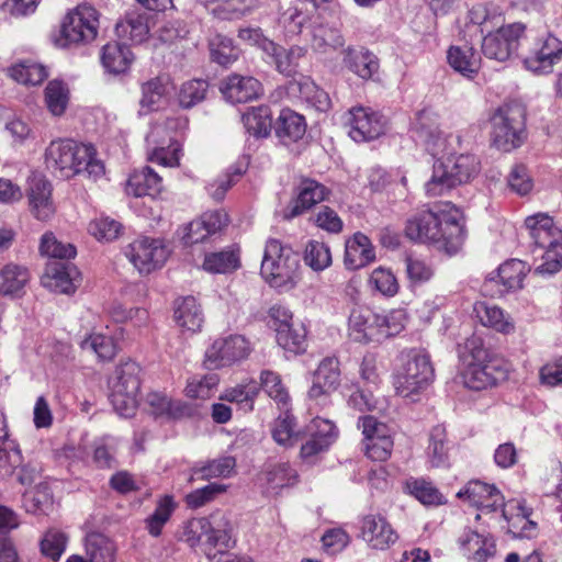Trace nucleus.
<instances>
[{
	"label": "nucleus",
	"instance_id": "1",
	"mask_svg": "<svg viewBox=\"0 0 562 562\" xmlns=\"http://www.w3.org/2000/svg\"><path fill=\"white\" fill-rule=\"evenodd\" d=\"M408 239L418 243L435 244L447 254L454 255L461 248L465 231L458 209L438 212L424 210L409 217L405 225Z\"/></svg>",
	"mask_w": 562,
	"mask_h": 562
},
{
	"label": "nucleus",
	"instance_id": "2",
	"mask_svg": "<svg viewBox=\"0 0 562 562\" xmlns=\"http://www.w3.org/2000/svg\"><path fill=\"white\" fill-rule=\"evenodd\" d=\"M45 162L48 169L58 172L64 179L83 173L97 180L105 171L103 162L97 158L93 145L68 138L50 142L45 150Z\"/></svg>",
	"mask_w": 562,
	"mask_h": 562
},
{
	"label": "nucleus",
	"instance_id": "3",
	"mask_svg": "<svg viewBox=\"0 0 562 562\" xmlns=\"http://www.w3.org/2000/svg\"><path fill=\"white\" fill-rule=\"evenodd\" d=\"M481 170L479 158L470 154L449 156L434 164L425 189L428 196H439L457 186L472 181Z\"/></svg>",
	"mask_w": 562,
	"mask_h": 562
},
{
	"label": "nucleus",
	"instance_id": "4",
	"mask_svg": "<svg viewBox=\"0 0 562 562\" xmlns=\"http://www.w3.org/2000/svg\"><path fill=\"white\" fill-rule=\"evenodd\" d=\"M99 20L100 13L93 5L79 3L63 18L56 45L66 48L93 42L98 36Z\"/></svg>",
	"mask_w": 562,
	"mask_h": 562
},
{
	"label": "nucleus",
	"instance_id": "5",
	"mask_svg": "<svg viewBox=\"0 0 562 562\" xmlns=\"http://www.w3.org/2000/svg\"><path fill=\"white\" fill-rule=\"evenodd\" d=\"M142 368L133 360L121 362L109 379L110 402L124 417L135 415L138 406Z\"/></svg>",
	"mask_w": 562,
	"mask_h": 562
},
{
	"label": "nucleus",
	"instance_id": "6",
	"mask_svg": "<svg viewBox=\"0 0 562 562\" xmlns=\"http://www.w3.org/2000/svg\"><path fill=\"white\" fill-rule=\"evenodd\" d=\"M300 260L297 254L277 238H269L260 267L261 277L273 288L294 282Z\"/></svg>",
	"mask_w": 562,
	"mask_h": 562
},
{
	"label": "nucleus",
	"instance_id": "7",
	"mask_svg": "<svg viewBox=\"0 0 562 562\" xmlns=\"http://www.w3.org/2000/svg\"><path fill=\"white\" fill-rule=\"evenodd\" d=\"M430 357L423 350L411 349L405 355L401 370L395 375L396 393L409 397L425 390L434 380Z\"/></svg>",
	"mask_w": 562,
	"mask_h": 562
},
{
	"label": "nucleus",
	"instance_id": "8",
	"mask_svg": "<svg viewBox=\"0 0 562 562\" xmlns=\"http://www.w3.org/2000/svg\"><path fill=\"white\" fill-rule=\"evenodd\" d=\"M526 111L521 103L510 101L494 112V146L510 151L525 140Z\"/></svg>",
	"mask_w": 562,
	"mask_h": 562
},
{
	"label": "nucleus",
	"instance_id": "9",
	"mask_svg": "<svg viewBox=\"0 0 562 562\" xmlns=\"http://www.w3.org/2000/svg\"><path fill=\"white\" fill-rule=\"evenodd\" d=\"M461 358L467 364L462 378L468 389L481 391L492 385V374L488 371L491 355L480 337L472 336L467 339Z\"/></svg>",
	"mask_w": 562,
	"mask_h": 562
},
{
	"label": "nucleus",
	"instance_id": "10",
	"mask_svg": "<svg viewBox=\"0 0 562 562\" xmlns=\"http://www.w3.org/2000/svg\"><path fill=\"white\" fill-rule=\"evenodd\" d=\"M169 255L170 250L162 238L142 236L125 248V256L142 274L160 269Z\"/></svg>",
	"mask_w": 562,
	"mask_h": 562
},
{
	"label": "nucleus",
	"instance_id": "11",
	"mask_svg": "<svg viewBox=\"0 0 562 562\" xmlns=\"http://www.w3.org/2000/svg\"><path fill=\"white\" fill-rule=\"evenodd\" d=\"M250 342L241 335H229L215 339L206 349L203 366L210 371L243 361L251 353Z\"/></svg>",
	"mask_w": 562,
	"mask_h": 562
},
{
	"label": "nucleus",
	"instance_id": "12",
	"mask_svg": "<svg viewBox=\"0 0 562 562\" xmlns=\"http://www.w3.org/2000/svg\"><path fill=\"white\" fill-rule=\"evenodd\" d=\"M502 507V517L507 524V531L515 537L531 539L538 533V525L530 519V510L527 509L522 502L518 499H509L504 502V496L494 486V512L496 506Z\"/></svg>",
	"mask_w": 562,
	"mask_h": 562
},
{
	"label": "nucleus",
	"instance_id": "13",
	"mask_svg": "<svg viewBox=\"0 0 562 562\" xmlns=\"http://www.w3.org/2000/svg\"><path fill=\"white\" fill-rule=\"evenodd\" d=\"M302 437L306 440L301 445L300 457L305 462H314L315 458L327 451L336 438V426L333 422L315 417L306 426Z\"/></svg>",
	"mask_w": 562,
	"mask_h": 562
},
{
	"label": "nucleus",
	"instance_id": "14",
	"mask_svg": "<svg viewBox=\"0 0 562 562\" xmlns=\"http://www.w3.org/2000/svg\"><path fill=\"white\" fill-rule=\"evenodd\" d=\"M295 198L283 211L285 220L297 217L330 195V190L315 179L304 177L295 189Z\"/></svg>",
	"mask_w": 562,
	"mask_h": 562
},
{
	"label": "nucleus",
	"instance_id": "15",
	"mask_svg": "<svg viewBox=\"0 0 562 562\" xmlns=\"http://www.w3.org/2000/svg\"><path fill=\"white\" fill-rule=\"evenodd\" d=\"M228 223L229 216L224 210L206 211L182 227L181 240L186 246L203 243Z\"/></svg>",
	"mask_w": 562,
	"mask_h": 562
},
{
	"label": "nucleus",
	"instance_id": "16",
	"mask_svg": "<svg viewBox=\"0 0 562 562\" xmlns=\"http://www.w3.org/2000/svg\"><path fill=\"white\" fill-rule=\"evenodd\" d=\"M349 136L357 143L370 142L384 133L382 115L364 106L352 108L348 113Z\"/></svg>",
	"mask_w": 562,
	"mask_h": 562
},
{
	"label": "nucleus",
	"instance_id": "17",
	"mask_svg": "<svg viewBox=\"0 0 562 562\" xmlns=\"http://www.w3.org/2000/svg\"><path fill=\"white\" fill-rule=\"evenodd\" d=\"M361 538L374 550H387L398 540V535L382 514H369L361 519Z\"/></svg>",
	"mask_w": 562,
	"mask_h": 562
},
{
	"label": "nucleus",
	"instance_id": "18",
	"mask_svg": "<svg viewBox=\"0 0 562 562\" xmlns=\"http://www.w3.org/2000/svg\"><path fill=\"white\" fill-rule=\"evenodd\" d=\"M220 91L226 101L237 104L260 98L263 94V87L252 76L233 72L221 81Z\"/></svg>",
	"mask_w": 562,
	"mask_h": 562
},
{
	"label": "nucleus",
	"instance_id": "19",
	"mask_svg": "<svg viewBox=\"0 0 562 562\" xmlns=\"http://www.w3.org/2000/svg\"><path fill=\"white\" fill-rule=\"evenodd\" d=\"M378 313L368 306H355L348 318V336L360 344L379 342Z\"/></svg>",
	"mask_w": 562,
	"mask_h": 562
},
{
	"label": "nucleus",
	"instance_id": "20",
	"mask_svg": "<svg viewBox=\"0 0 562 562\" xmlns=\"http://www.w3.org/2000/svg\"><path fill=\"white\" fill-rule=\"evenodd\" d=\"M525 226L535 245L546 251L559 246L562 241V229L558 227L552 217L544 213L528 216Z\"/></svg>",
	"mask_w": 562,
	"mask_h": 562
},
{
	"label": "nucleus",
	"instance_id": "21",
	"mask_svg": "<svg viewBox=\"0 0 562 562\" xmlns=\"http://www.w3.org/2000/svg\"><path fill=\"white\" fill-rule=\"evenodd\" d=\"M454 448L456 443L449 438L447 427L443 424L430 428L426 452L432 468L449 469Z\"/></svg>",
	"mask_w": 562,
	"mask_h": 562
},
{
	"label": "nucleus",
	"instance_id": "22",
	"mask_svg": "<svg viewBox=\"0 0 562 562\" xmlns=\"http://www.w3.org/2000/svg\"><path fill=\"white\" fill-rule=\"evenodd\" d=\"M340 362L336 357H326L318 364L313 384L308 390V396L312 400H318L322 396L330 395L340 385Z\"/></svg>",
	"mask_w": 562,
	"mask_h": 562
},
{
	"label": "nucleus",
	"instance_id": "23",
	"mask_svg": "<svg viewBox=\"0 0 562 562\" xmlns=\"http://www.w3.org/2000/svg\"><path fill=\"white\" fill-rule=\"evenodd\" d=\"M283 319L276 328V339L278 345L294 355H302L306 351V328L301 323H293L292 315L282 311Z\"/></svg>",
	"mask_w": 562,
	"mask_h": 562
},
{
	"label": "nucleus",
	"instance_id": "24",
	"mask_svg": "<svg viewBox=\"0 0 562 562\" xmlns=\"http://www.w3.org/2000/svg\"><path fill=\"white\" fill-rule=\"evenodd\" d=\"M562 57V42L553 35H548L541 46L530 56L526 57V68L536 75H546L552 71L553 65Z\"/></svg>",
	"mask_w": 562,
	"mask_h": 562
},
{
	"label": "nucleus",
	"instance_id": "25",
	"mask_svg": "<svg viewBox=\"0 0 562 562\" xmlns=\"http://www.w3.org/2000/svg\"><path fill=\"white\" fill-rule=\"evenodd\" d=\"M306 127L307 124L303 115L285 108L280 111L273 131L280 144L291 146L303 138Z\"/></svg>",
	"mask_w": 562,
	"mask_h": 562
},
{
	"label": "nucleus",
	"instance_id": "26",
	"mask_svg": "<svg viewBox=\"0 0 562 562\" xmlns=\"http://www.w3.org/2000/svg\"><path fill=\"white\" fill-rule=\"evenodd\" d=\"M413 131L432 155L438 154L445 145L443 133L439 128L438 117L428 110H422L417 113Z\"/></svg>",
	"mask_w": 562,
	"mask_h": 562
},
{
	"label": "nucleus",
	"instance_id": "27",
	"mask_svg": "<svg viewBox=\"0 0 562 562\" xmlns=\"http://www.w3.org/2000/svg\"><path fill=\"white\" fill-rule=\"evenodd\" d=\"M29 205L32 214L40 221L49 220L55 213L52 200V184L44 178H33L29 188Z\"/></svg>",
	"mask_w": 562,
	"mask_h": 562
},
{
	"label": "nucleus",
	"instance_id": "28",
	"mask_svg": "<svg viewBox=\"0 0 562 562\" xmlns=\"http://www.w3.org/2000/svg\"><path fill=\"white\" fill-rule=\"evenodd\" d=\"M374 260V247L368 236L358 232L347 240L344 265L348 270L361 269Z\"/></svg>",
	"mask_w": 562,
	"mask_h": 562
},
{
	"label": "nucleus",
	"instance_id": "29",
	"mask_svg": "<svg viewBox=\"0 0 562 562\" xmlns=\"http://www.w3.org/2000/svg\"><path fill=\"white\" fill-rule=\"evenodd\" d=\"M162 191V178L150 167L134 170L126 182V193L136 198H156Z\"/></svg>",
	"mask_w": 562,
	"mask_h": 562
},
{
	"label": "nucleus",
	"instance_id": "30",
	"mask_svg": "<svg viewBox=\"0 0 562 562\" xmlns=\"http://www.w3.org/2000/svg\"><path fill=\"white\" fill-rule=\"evenodd\" d=\"M525 33L522 23H512L494 33V60L506 61L516 55L519 41Z\"/></svg>",
	"mask_w": 562,
	"mask_h": 562
},
{
	"label": "nucleus",
	"instance_id": "31",
	"mask_svg": "<svg viewBox=\"0 0 562 562\" xmlns=\"http://www.w3.org/2000/svg\"><path fill=\"white\" fill-rule=\"evenodd\" d=\"M74 271L75 268L68 262L49 261L42 277V283L44 286L57 293H74L76 291L71 277Z\"/></svg>",
	"mask_w": 562,
	"mask_h": 562
},
{
	"label": "nucleus",
	"instance_id": "32",
	"mask_svg": "<svg viewBox=\"0 0 562 562\" xmlns=\"http://www.w3.org/2000/svg\"><path fill=\"white\" fill-rule=\"evenodd\" d=\"M449 66L461 76L474 79L481 69V57L472 47L451 45L447 50Z\"/></svg>",
	"mask_w": 562,
	"mask_h": 562
},
{
	"label": "nucleus",
	"instance_id": "33",
	"mask_svg": "<svg viewBox=\"0 0 562 562\" xmlns=\"http://www.w3.org/2000/svg\"><path fill=\"white\" fill-rule=\"evenodd\" d=\"M289 90L297 92L302 101L318 112H326L331 101L328 93L319 88L310 77H302L289 83Z\"/></svg>",
	"mask_w": 562,
	"mask_h": 562
},
{
	"label": "nucleus",
	"instance_id": "34",
	"mask_svg": "<svg viewBox=\"0 0 562 562\" xmlns=\"http://www.w3.org/2000/svg\"><path fill=\"white\" fill-rule=\"evenodd\" d=\"M236 465L235 457L221 456L193 467L191 480L228 479L236 473Z\"/></svg>",
	"mask_w": 562,
	"mask_h": 562
},
{
	"label": "nucleus",
	"instance_id": "35",
	"mask_svg": "<svg viewBox=\"0 0 562 562\" xmlns=\"http://www.w3.org/2000/svg\"><path fill=\"white\" fill-rule=\"evenodd\" d=\"M134 61V55L124 43L110 42L106 43L101 50V63L102 66L111 74H124L126 72L132 63Z\"/></svg>",
	"mask_w": 562,
	"mask_h": 562
},
{
	"label": "nucleus",
	"instance_id": "36",
	"mask_svg": "<svg viewBox=\"0 0 562 562\" xmlns=\"http://www.w3.org/2000/svg\"><path fill=\"white\" fill-rule=\"evenodd\" d=\"M529 272V267L519 259H509L497 269V285L501 294L512 293L522 289L524 280Z\"/></svg>",
	"mask_w": 562,
	"mask_h": 562
},
{
	"label": "nucleus",
	"instance_id": "37",
	"mask_svg": "<svg viewBox=\"0 0 562 562\" xmlns=\"http://www.w3.org/2000/svg\"><path fill=\"white\" fill-rule=\"evenodd\" d=\"M344 64L351 72L364 80L372 78L379 69L378 57L364 47H348L345 50Z\"/></svg>",
	"mask_w": 562,
	"mask_h": 562
},
{
	"label": "nucleus",
	"instance_id": "38",
	"mask_svg": "<svg viewBox=\"0 0 562 562\" xmlns=\"http://www.w3.org/2000/svg\"><path fill=\"white\" fill-rule=\"evenodd\" d=\"M404 491L425 506H440L447 503L446 497L434 484L425 477H409L404 483Z\"/></svg>",
	"mask_w": 562,
	"mask_h": 562
},
{
	"label": "nucleus",
	"instance_id": "39",
	"mask_svg": "<svg viewBox=\"0 0 562 562\" xmlns=\"http://www.w3.org/2000/svg\"><path fill=\"white\" fill-rule=\"evenodd\" d=\"M272 122L271 108L266 104L251 106L243 114L246 131L256 138L269 137L274 125Z\"/></svg>",
	"mask_w": 562,
	"mask_h": 562
},
{
	"label": "nucleus",
	"instance_id": "40",
	"mask_svg": "<svg viewBox=\"0 0 562 562\" xmlns=\"http://www.w3.org/2000/svg\"><path fill=\"white\" fill-rule=\"evenodd\" d=\"M471 36H477L482 44V52L485 56H490L492 45V26L490 20V10L487 4L477 3L469 11Z\"/></svg>",
	"mask_w": 562,
	"mask_h": 562
},
{
	"label": "nucleus",
	"instance_id": "41",
	"mask_svg": "<svg viewBox=\"0 0 562 562\" xmlns=\"http://www.w3.org/2000/svg\"><path fill=\"white\" fill-rule=\"evenodd\" d=\"M7 75L18 83L38 86L47 79L48 69L33 59H23L10 66Z\"/></svg>",
	"mask_w": 562,
	"mask_h": 562
},
{
	"label": "nucleus",
	"instance_id": "42",
	"mask_svg": "<svg viewBox=\"0 0 562 562\" xmlns=\"http://www.w3.org/2000/svg\"><path fill=\"white\" fill-rule=\"evenodd\" d=\"M85 558L88 562H115L116 546L101 532H90L86 536Z\"/></svg>",
	"mask_w": 562,
	"mask_h": 562
},
{
	"label": "nucleus",
	"instance_id": "43",
	"mask_svg": "<svg viewBox=\"0 0 562 562\" xmlns=\"http://www.w3.org/2000/svg\"><path fill=\"white\" fill-rule=\"evenodd\" d=\"M30 281V271L26 267L8 263L0 268V294L20 296Z\"/></svg>",
	"mask_w": 562,
	"mask_h": 562
},
{
	"label": "nucleus",
	"instance_id": "44",
	"mask_svg": "<svg viewBox=\"0 0 562 562\" xmlns=\"http://www.w3.org/2000/svg\"><path fill=\"white\" fill-rule=\"evenodd\" d=\"M175 319L178 326L192 333L201 330L204 317L195 297L186 296L177 303Z\"/></svg>",
	"mask_w": 562,
	"mask_h": 562
},
{
	"label": "nucleus",
	"instance_id": "45",
	"mask_svg": "<svg viewBox=\"0 0 562 562\" xmlns=\"http://www.w3.org/2000/svg\"><path fill=\"white\" fill-rule=\"evenodd\" d=\"M147 404L150 407V414L155 417L179 419L189 414L187 404L178 400H171L159 392H150L147 395Z\"/></svg>",
	"mask_w": 562,
	"mask_h": 562
},
{
	"label": "nucleus",
	"instance_id": "46",
	"mask_svg": "<svg viewBox=\"0 0 562 562\" xmlns=\"http://www.w3.org/2000/svg\"><path fill=\"white\" fill-rule=\"evenodd\" d=\"M203 269L211 273H231L240 267L239 249L232 247L221 250L209 252L204 256Z\"/></svg>",
	"mask_w": 562,
	"mask_h": 562
},
{
	"label": "nucleus",
	"instance_id": "47",
	"mask_svg": "<svg viewBox=\"0 0 562 562\" xmlns=\"http://www.w3.org/2000/svg\"><path fill=\"white\" fill-rule=\"evenodd\" d=\"M115 31L119 37L130 40L133 44H140L149 35L147 18L140 13H128L116 24Z\"/></svg>",
	"mask_w": 562,
	"mask_h": 562
},
{
	"label": "nucleus",
	"instance_id": "48",
	"mask_svg": "<svg viewBox=\"0 0 562 562\" xmlns=\"http://www.w3.org/2000/svg\"><path fill=\"white\" fill-rule=\"evenodd\" d=\"M305 54L306 49L304 47L292 46L289 49H285L276 43L274 52H269L268 56L272 58V61L280 74L291 77L296 74L299 60L304 57Z\"/></svg>",
	"mask_w": 562,
	"mask_h": 562
},
{
	"label": "nucleus",
	"instance_id": "49",
	"mask_svg": "<svg viewBox=\"0 0 562 562\" xmlns=\"http://www.w3.org/2000/svg\"><path fill=\"white\" fill-rule=\"evenodd\" d=\"M177 505L171 495H164L157 502L151 515L145 519V527L151 537H159L165 525L171 518Z\"/></svg>",
	"mask_w": 562,
	"mask_h": 562
},
{
	"label": "nucleus",
	"instance_id": "50",
	"mask_svg": "<svg viewBox=\"0 0 562 562\" xmlns=\"http://www.w3.org/2000/svg\"><path fill=\"white\" fill-rule=\"evenodd\" d=\"M345 38L340 27L318 24L313 30L312 47L318 53H328L342 47Z\"/></svg>",
	"mask_w": 562,
	"mask_h": 562
},
{
	"label": "nucleus",
	"instance_id": "51",
	"mask_svg": "<svg viewBox=\"0 0 562 562\" xmlns=\"http://www.w3.org/2000/svg\"><path fill=\"white\" fill-rule=\"evenodd\" d=\"M210 56L212 61L227 67L239 58V49L234 41L222 34H215L209 41Z\"/></svg>",
	"mask_w": 562,
	"mask_h": 562
},
{
	"label": "nucleus",
	"instance_id": "52",
	"mask_svg": "<svg viewBox=\"0 0 562 562\" xmlns=\"http://www.w3.org/2000/svg\"><path fill=\"white\" fill-rule=\"evenodd\" d=\"M45 104L54 116H60L65 113L70 91L66 82L63 80H50L44 91Z\"/></svg>",
	"mask_w": 562,
	"mask_h": 562
},
{
	"label": "nucleus",
	"instance_id": "53",
	"mask_svg": "<svg viewBox=\"0 0 562 562\" xmlns=\"http://www.w3.org/2000/svg\"><path fill=\"white\" fill-rule=\"evenodd\" d=\"M492 496V485L480 480H471L457 493V497L468 502L470 505L481 510H492V505H485V502Z\"/></svg>",
	"mask_w": 562,
	"mask_h": 562
},
{
	"label": "nucleus",
	"instance_id": "54",
	"mask_svg": "<svg viewBox=\"0 0 562 562\" xmlns=\"http://www.w3.org/2000/svg\"><path fill=\"white\" fill-rule=\"evenodd\" d=\"M295 418L286 411L283 416L278 417L271 428L273 440L283 447H293L301 437V431L295 430Z\"/></svg>",
	"mask_w": 562,
	"mask_h": 562
},
{
	"label": "nucleus",
	"instance_id": "55",
	"mask_svg": "<svg viewBox=\"0 0 562 562\" xmlns=\"http://www.w3.org/2000/svg\"><path fill=\"white\" fill-rule=\"evenodd\" d=\"M209 82L204 79H190L184 81L178 91L177 98L182 109H191L206 98Z\"/></svg>",
	"mask_w": 562,
	"mask_h": 562
},
{
	"label": "nucleus",
	"instance_id": "56",
	"mask_svg": "<svg viewBox=\"0 0 562 562\" xmlns=\"http://www.w3.org/2000/svg\"><path fill=\"white\" fill-rule=\"evenodd\" d=\"M260 385L281 408L288 409L291 397L278 372L262 370L260 373Z\"/></svg>",
	"mask_w": 562,
	"mask_h": 562
},
{
	"label": "nucleus",
	"instance_id": "57",
	"mask_svg": "<svg viewBox=\"0 0 562 562\" xmlns=\"http://www.w3.org/2000/svg\"><path fill=\"white\" fill-rule=\"evenodd\" d=\"M379 342L398 335L407 322V313L403 308H394L385 314H378Z\"/></svg>",
	"mask_w": 562,
	"mask_h": 562
},
{
	"label": "nucleus",
	"instance_id": "58",
	"mask_svg": "<svg viewBox=\"0 0 562 562\" xmlns=\"http://www.w3.org/2000/svg\"><path fill=\"white\" fill-rule=\"evenodd\" d=\"M168 82L162 77H155L142 85L140 106L147 111L158 110L167 94Z\"/></svg>",
	"mask_w": 562,
	"mask_h": 562
},
{
	"label": "nucleus",
	"instance_id": "59",
	"mask_svg": "<svg viewBox=\"0 0 562 562\" xmlns=\"http://www.w3.org/2000/svg\"><path fill=\"white\" fill-rule=\"evenodd\" d=\"M67 544L68 536L65 532L49 529L44 533L40 542V550L42 555L57 562L66 551Z\"/></svg>",
	"mask_w": 562,
	"mask_h": 562
},
{
	"label": "nucleus",
	"instance_id": "60",
	"mask_svg": "<svg viewBox=\"0 0 562 562\" xmlns=\"http://www.w3.org/2000/svg\"><path fill=\"white\" fill-rule=\"evenodd\" d=\"M220 383L217 373L211 372L204 375L191 378L186 386V395L193 400L210 398Z\"/></svg>",
	"mask_w": 562,
	"mask_h": 562
},
{
	"label": "nucleus",
	"instance_id": "61",
	"mask_svg": "<svg viewBox=\"0 0 562 562\" xmlns=\"http://www.w3.org/2000/svg\"><path fill=\"white\" fill-rule=\"evenodd\" d=\"M369 284L385 297H393L400 291L397 278L391 269L384 267H378L371 272Z\"/></svg>",
	"mask_w": 562,
	"mask_h": 562
},
{
	"label": "nucleus",
	"instance_id": "62",
	"mask_svg": "<svg viewBox=\"0 0 562 562\" xmlns=\"http://www.w3.org/2000/svg\"><path fill=\"white\" fill-rule=\"evenodd\" d=\"M305 263L314 271H323L331 265L329 247L318 240H310L304 252Z\"/></svg>",
	"mask_w": 562,
	"mask_h": 562
},
{
	"label": "nucleus",
	"instance_id": "63",
	"mask_svg": "<svg viewBox=\"0 0 562 562\" xmlns=\"http://www.w3.org/2000/svg\"><path fill=\"white\" fill-rule=\"evenodd\" d=\"M307 15L297 7L291 5L280 13L278 25L282 29L285 37H293L302 32Z\"/></svg>",
	"mask_w": 562,
	"mask_h": 562
},
{
	"label": "nucleus",
	"instance_id": "64",
	"mask_svg": "<svg viewBox=\"0 0 562 562\" xmlns=\"http://www.w3.org/2000/svg\"><path fill=\"white\" fill-rule=\"evenodd\" d=\"M486 539L473 530L465 531L459 538L460 548L465 553H473V560L475 562H487L490 552L484 548Z\"/></svg>",
	"mask_w": 562,
	"mask_h": 562
}]
</instances>
